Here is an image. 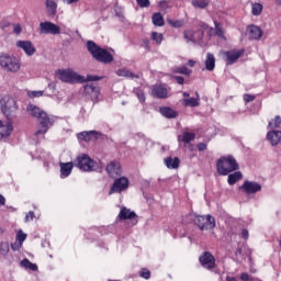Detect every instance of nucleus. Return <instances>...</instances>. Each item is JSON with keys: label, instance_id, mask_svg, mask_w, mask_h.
Listing matches in <instances>:
<instances>
[{"label": "nucleus", "instance_id": "nucleus-29", "mask_svg": "<svg viewBox=\"0 0 281 281\" xmlns=\"http://www.w3.org/2000/svg\"><path fill=\"white\" fill-rule=\"evenodd\" d=\"M27 112L30 113V115H32V117H36V120H38L45 111L41 110L36 105L31 104L27 106Z\"/></svg>", "mask_w": 281, "mask_h": 281}, {"label": "nucleus", "instance_id": "nucleus-17", "mask_svg": "<svg viewBox=\"0 0 281 281\" xmlns=\"http://www.w3.org/2000/svg\"><path fill=\"white\" fill-rule=\"evenodd\" d=\"M16 47L23 49L26 56H34V54H36V47H34V44H32L30 41H18Z\"/></svg>", "mask_w": 281, "mask_h": 281}, {"label": "nucleus", "instance_id": "nucleus-60", "mask_svg": "<svg viewBox=\"0 0 281 281\" xmlns=\"http://www.w3.org/2000/svg\"><path fill=\"white\" fill-rule=\"evenodd\" d=\"M65 3H67L68 5H71V3H78V0H64Z\"/></svg>", "mask_w": 281, "mask_h": 281}, {"label": "nucleus", "instance_id": "nucleus-27", "mask_svg": "<svg viewBox=\"0 0 281 281\" xmlns=\"http://www.w3.org/2000/svg\"><path fill=\"white\" fill-rule=\"evenodd\" d=\"M194 139H196V134L190 132H184L182 136H178V142H182L183 144H190V142H194Z\"/></svg>", "mask_w": 281, "mask_h": 281}, {"label": "nucleus", "instance_id": "nucleus-21", "mask_svg": "<svg viewBox=\"0 0 281 281\" xmlns=\"http://www.w3.org/2000/svg\"><path fill=\"white\" fill-rule=\"evenodd\" d=\"M106 172L111 177H119L122 175V169L120 168L119 162L112 161L106 166Z\"/></svg>", "mask_w": 281, "mask_h": 281}, {"label": "nucleus", "instance_id": "nucleus-34", "mask_svg": "<svg viewBox=\"0 0 281 281\" xmlns=\"http://www.w3.org/2000/svg\"><path fill=\"white\" fill-rule=\"evenodd\" d=\"M117 76H122L123 78H139L138 75H135L133 71L122 68L116 71Z\"/></svg>", "mask_w": 281, "mask_h": 281}, {"label": "nucleus", "instance_id": "nucleus-41", "mask_svg": "<svg viewBox=\"0 0 281 281\" xmlns=\"http://www.w3.org/2000/svg\"><path fill=\"white\" fill-rule=\"evenodd\" d=\"M151 41H155V43H157V45H161V42L164 41V34L153 32L151 33Z\"/></svg>", "mask_w": 281, "mask_h": 281}, {"label": "nucleus", "instance_id": "nucleus-51", "mask_svg": "<svg viewBox=\"0 0 281 281\" xmlns=\"http://www.w3.org/2000/svg\"><path fill=\"white\" fill-rule=\"evenodd\" d=\"M198 150H199L200 153H203V150H207V144H205V143H199V144H198Z\"/></svg>", "mask_w": 281, "mask_h": 281}, {"label": "nucleus", "instance_id": "nucleus-37", "mask_svg": "<svg viewBox=\"0 0 281 281\" xmlns=\"http://www.w3.org/2000/svg\"><path fill=\"white\" fill-rule=\"evenodd\" d=\"M0 254L1 256H8V254H10V244H8V241L0 244Z\"/></svg>", "mask_w": 281, "mask_h": 281}, {"label": "nucleus", "instance_id": "nucleus-5", "mask_svg": "<svg viewBox=\"0 0 281 281\" xmlns=\"http://www.w3.org/2000/svg\"><path fill=\"white\" fill-rule=\"evenodd\" d=\"M95 161L89 155H80L74 160V166L83 172H93L95 170Z\"/></svg>", "mask_w": 281, "mask_h": 281}, {"label": "nucleus", "instance_id": "nucleus-30", "mask_svg": "<svg viewBox=\"0 0 281 281\" xmlns=\"http://www.w3.org/2000/svg\"><path fill=\"white\" fill-rule=\"evenodd\" d=\"M46 8L49 16H56L58 4L54 0H46Z\"/></svg>", "mask_w": 281, "mask_h": 281}, {"label": "nucleus", "instance_id": "nucleus-10", "mask_svg": "<svg viewBox=\"0 0 281 281\" xmlns=\"http://www.w3.org/2000/svg\"><path fill=\"white\" fill-rule=\"evenodd\" d=\"M200 265L204 268L207 269L209 271H212L216 267V258L212 256V252L210 251H204L200 257H199Z\"/></svg>", "mask_w": 281, "mask_h": 281}, {"label": "nucleus", "instance_id": "nucleus-39", "mask_svg": "<svg viewBox=\"0 0 281 281\" xmlns=\"http://www.w3.org/2000/svg\"><path fill=\"white\" fill-rule=\"evenodd\" d=\"M167 23L170 24L171 27H183V20L167 19Z\"/></svg>", "mask_w": 281, "mask_h": 281}, {"label": "nucleus", "instance_id": "nucleus-53", "mask_svg": "<svg viewBox=\"0 0 281 281\" xmlns=\"http://www.w3.org/2000/svg\"><path fill=\"white\" fill-rule=\"evenodd\" d=\"M173 79L176 82H178V85H183V82H186V79L181 76H173Z\"/></svg>", "mask_w": 281, "mask_h": 281}, {"label": "nucleus", "instance_id": "nucleus-13", "mask_svg": "<svg viewBox=\"0 0 281 281\" xmlns=\"http://www.w3.org/2000/svg\"><path fill=\"white\" fill-rule=\"evenodd\" d=\"M83 91L90 97L92 102H98V98H100V86L95 83H88L85 86Z\"/></svg>", "mask_w": 281, "mask_h": 281}, {"label": "nucleus", "instance_id": "nucleus-62", "mask_svg": "<svg viewBox=\"0 0 281 281\" xmlns=\"http://www.w3.org/2000/svg\"><path fill=\"white\" fill-rule=\"evenodd\" d=\"M194 65H196V61H194V60H192V59H190V60L188 61V66H189V67H194Z\"/></svg>", "mask_w": 281, "mask_h": 281}, {"label": "nucleus", "instance_id": "nucleus-14", "mask_svg": "<svg viewBox=\"0 0 281 281\" xmlns=\"http://www.w3.org/2000/svg\"><path fill=\"white\" fill-rule=\"evenodd\" d=\"M100 137H102V134L98 131H88L77 134V138L79 139V142H92L95 139H100Z\"/></svg>", "mask_w": 281, "mask_h": 281}, {"label": "nucleus", "instance_id": "nucleus-63", "mask_svg": "<svg viewBox=\"0 0 281 281\" xmlns=\"http://www.w3.org/2000/svg\"><path fill=\"white\" fill-rule=\"evenodd\" d=\"M226 281H238V280L236 279V277H227Z\"/></svg>", "mask_w": 281, "mask_h": 281}, {"label": "nucleus", "instance_id": "nucleus-48", "mask_svg": "<svg viewBox=\"0 0 281 281\" xmlns=\"http://www.w3.org/2000/svg\"><path fill=\"white\" fill-rule=\"evenodd\" d=\"M158 5L161 10H168V8H170L168 0H161Z\"/></svg>", "mask_w": 281, "mask_h": 281}, {"label": "nucleus", "instance_id": "nucleus-8", "mask_svg": "<svg viewBox=\"0 0 281 281\" xmlns=\"http://www.w3.org/2000/svg\"><path fill=\"white\" fill-rule=\"evenodd\" d=\"M37 122L41 128L35 133L36 136L45 135V133L49 131L50 126H54V117L47 115L46 112L42 113V115L37 119Z\"/></svg>", "mask_w": 281, "mask_h": 281}, {"label": "nucleus", "instance_id": "nucleus-57", "mask_svg": "<svg viewBox=\"0 0 281 281\" xmlns=\"http://www.w3.org/2000/svg\"><path fill=\"white\" fill-rule=\"evenodd\" d=\"M5 27H10V22H2L0 23V30H5Z\"/></svg>", "mask_w": 281, "mask_h": 281}, {"label": "nucleus", "instance_id": "nucleus-64", "mask_svg": "<svg viewBox=\"0 0 281 281\" xmlns=\"http://www.w3.org/2000/svg\"><path fill=\"white\" fill-rule=\"evenodd\" d=\"M216 34L220 35V36H223V31L222 30H217Z\"/></svg>", "mask_w": 281, "mask_h": 281}, {"label": "nucleus", "instance_id": "nucleus-1", "mask_svg": "<svg viewBox=\"0 0 281 281\" xmlns=\"http://www.w3.org/2000/svg\"><path fill=\"white\" fill-rule=\"evenodd\" d=\"M57 78L61 80V82H68V85H74L76 82L85 85V82H98L100 80H104V77L95 75H87L86 78L71 69H59L57 71Z\"/></svg>", "mask_w": 281, "mask_h": 281}, {"label": "nucleus", "instance_id": "nucleus-35", "mask_svg": "<svg viewBox=\"0 0 281 281\" xmlns=\"http://www.w3.org/2000/svg\"><path fill=\"white\" fill-rule=\"evenodd\" d=\"M173 74H181L182 76H191L192 69H189L187 66H179L173 68Z\"/></svg>", "mask_w": 281, "mask_h": 281}, {"label": "nucleus", "instance_id": "nucleus-47", "mask_svg": "<svg viewBox=\"0 0 281 281\" xmlns=\"http://www.w3.org/2000/svg\"><path fill=\"white\" fill-rule=\"evenodd\" d=\"M27 95L29 98H41V95H43V91H30Z\"/></svg>", "mask_w": 281, "mask_h": 281}, {"label": "nucleus", "instance_id": "nucleus-49", "mask_svg": "<svg viewBox=\"0 0 281 281\" xmlns=\"http://www.w3.org/2000/svg\"><path fill=\"white\" fill-rule=\"evenodd\" d=\"M244 100L246 102H254V100H256V95H254V94H244Z\"/></svg>", "mask_w": 281, "mask_h": 281}, {"label": "nucleus", "instance_id": "nucleus-31", "mask_svg": "<svg viewBox=\"0 0 281 281\" xmlns=\"http://www.w3.org/2000/svg\"><path fill=\"white\" fill-rule=\"evenodd\" d=\"M151 21L156 27H164L165 25L164 15H161L159 12L153 14Z\"/></svg>", "mask_w": 281, "mask_h": 281}, {"label": "nucleus", "instance_id": "nucleus-44", "mask_svg": "<svg viewBox=\"0 0 281 281\" xmlns=\"http://www.w3.org/2000/svg\"><path fill=\"white\" fill-rule=\"evenodd\" d=\"M139 8H150V0H136Z\"/></svg>", "mask_w": 281, "mask_h": 281}, {"label": "nucleus", "instance_id": "nucleus-55", "mask_svg": "<svg viewBox=\"0 0 281 281\" xmlns=\"http://www.w3.org/2000/svg\"><path fill=\"white\" fill-rule=\"evenodd\" d=\"M184 38H186L187 41H193V40H192V33L189 32V31H184Z\"/></svg>", "mask_w": 281, "mask_h": 281}, {"label": "nucleus", "instance_id": "nucleus-16", "mask_svg": "<svg viewBox=\"0 0 281 281\" xmlns=\"http://www.w3.org/2000/svg\"><path fill=\"white\" fill-rule=\"evenodd\" d=\"M249 41H260L262 38L263 32L256 24H251L247 27Z\"/></svg>", "mask_w": 281, "mask_h": 281}, {"label": "nucleus", "instance_id": "nucleus-40", "mask_svg": "<svg viewBox=\"0 0 281 281\" xmlns=\"http://www.w3.org/2000/svg\"><path fill=\"white\" fill-rule=\"evenodd\" d=\"M252 14H254V16H260V14H262V4L261 3H255L252 5Z\"/></svg>", "mask_w": 281, "mask_h": 281}, {"label": "nucleus", "instance_id": "nucleus-61", "mask_svg": "<svg viewBox=\"0 0 281 281\" xmlns=\"http://www.w3.org/2000/svg\"><path fill=\"white\" fill-rule=\"evenodd\" d=\"M144 43H145V49L150 50V45L148 44L149 41L148 40H144Z\"/></svg>", "mask_w": 281, "mask_h": 281}, {"label": "nucleus", "instance_id": "nucleus-32", "mask_svg": "<svg viewBox=\"0 0 281 281\" xmlns=\"http://www.w3.org/2000/svg\"><path fill=\"white\" fill-rule=\"evenodd\" d=\"M21 267L24 269H29L30 271H38V266L30 261V259L25 258L20 262Z\"/></svg>", "mask_w": 281, "mask_h": 281}, {"label": "nucleus", "instance_id": "nucleus-4", "mask_svg": "<svg viewBox=\"0 0 281 281\" xmlns=\"http://www.w3.org/2000/svg\"><path fill=\"white\" fill-rule=\"evenodd\" d=\"M0 67L11 74H16L21 70V64L14 56H10L8 53L0 54Z\"/></svg>", "mask_w": 281, "mask_h": 281}, {"label": "nucleus", "instance_id": "nucleus-50", "mask_svg": "<svg viewBox=\"0 0 281 281\" xmlns=\"http://www.w3.org/2000/svg\"><path fill=\"white\" fill-rule=\"evenodd\" d=\"M31 221H34V211H30L25 216V223H30Z\"/></svg>", "mask_w": 281, "mask_h": 281}, {"label": "nucleus", "instance_id": "nucleus-58", "mask_svg": "<svg viewBox=\"0 0 281 281\" xmlns=\"http://www.w3.org/2000/svg\"><path fill=\"white\" fill-rule=\"evenodd\" d=\"M0 205H5V196L0 194Z\"/></svg>", "mask_w": 281, "mask_h": 281}, {"label": "nucleus", "instance_id": "nucleus-43", "mask_svg": "<svg viewBox=\"0 0 281 281\" xmlns=\"http://www.w3.org/2000/svg\"><path fill=\"white\" fill-rule=\"evenodd\" d=\"M27 238V234L23 233V231H19L18 234H16V241L22 244L25 243Z\"/></svg>", "mask_w": 281, "mask_h": 281}, {"label": "nucleus", "instance_id": "nucleus-24", "mask_svg": "<svg viewBox=\"0 0 281 281\" xmlns=\"http://www.w3.org/2000/svg\"><path fill=\"white\" fill-rule=\"evenodd\" d=\"M245 54V50H231L226 53L227 58V65H234L238 58H240V55Z\"/></svg>", "mask_w": 281, "mask_h": 281}, {"label": "nucleus", "instance_id": "nucleus-25", "mask_svg": "<svg viewBox=\"0 0 281 281\" xmlns=\"http://www.w3.org/2000/svg\"><path fill=\"white\" fill-rule=\"evenodd\" d=\"M216 68V58L214 57V54L207 53L206 59H205V69L206 71H214Z\"/></svg>", "mask_w": 281, "mask_h": 281}, {"label": "nucleus", "instance_id": "nucleus-7", "mask_svg": "<svg viewBox=\"0 0 281 281\" xmlns=\"http://www.w3.org/2000/svg\"><path fill=\"white\" fill-rule=\"evenodd\" d=\"M194 225L203 232V229H214L216 227V220L212 215H195L193 218Z\"/></svg>", "mask_w": 281, "mask_h": 281}, {"label": "nucleus", "instance_id": "nucleus-38", "mask_svg": "<svg viewBox=\"0 0 281 281\" xmlns=\"http://www.w3.org/2000/svg\"><path fill=\"white\" fill-rule=\"evenodd\" d=\"M134 93L138 98L139 102H146V94H144V90L136 88L134 89Z\"/></svg>", "mask_w": 281, "mask_h": 281}, {"label": "nucleus", "instance_id": "nucleus-46", "mask_svg": "<svg viewBox=\"0 0 281 281\" xmlns=\"http://www.w3.org/2000/svg\"><path fill=\"white\" fill-rule=\"evenodd\" d=\"M21 247H23V244H21V241H15L13 244H11V249L12 251H19V249H21Z\"/></svg>", "mask_w": 281, "mask_h": 281}, {"label": "nucleus", "instance_id": "nucleus-3", "mask_svg": "<svg viewBox=\"0 0 281 281\" xmlns=\"http://www.w3.org/2000/svg\"><path fill=\"white\" fill-rule=\"evenodd\" d=\"M240 166L233 156L222 157L217 160L216 169L218 175L222 177H227L231 172H236L239 170Z\"/></svg>", "mask_w": 281, "mask_h": 281}, {"label": "nucleus", "instance_id": "nucleus-2", "mask_svg": "<svg viewBox=\"0 0 281 281\" xmlns=\"http://www.w3.org/2000/svg\"><path fill=\"white\" fill-rule=\"evenodd\" d=\"M86 47L92 58L98 63H102L103 65H111V63H113L114 58L111 53L106 50V48L100 47L95 42L88 41Z\"/></svg>", "mask_w": 281, "mask_h": 281}, {"label": "nucleus", "instance_id": "nucleus-56", "mask_svg": "<svg viewBox=\"0 0 281 281\" xmlns=\"http://www.w3.org/2000/svg\"><path fill=\"white\" fill-rule=\"evenodd\" d=\"M21 31H22L21 25L15 24L13 29L14 34H21Z\"/></svg>", "mask_w": 281, "mask_h": 281}, {"label": "nucleus", "instance_id": "nucleus-45", "mask_svg": "<svg viewBox=\"0 0 281 281\" xmlns=\"http://www.w3.org/2000/svg\"><path fill=\"white\" fill-rule=\"evenodd\" d=\"M140 278H144L145 280H150V272L148 269L144 268L139 272Z\"/></svg>", "mask_w": 281, "mask_h": 281}, {"label": "nucleus", "instance_id": "nucleus-52", "mask_svg": "<svg viewBox=\"0 0 281 281\" xmlns=\"http://www.w3.org/2000/svg\"><path fill=\"white\" fill-rule=\"evenodd\" d=\"M240 280H243V281H251V277H249V273L243 272L240 274Z\"/></svg>", "mask_w": 281, "mask_h": 281}, {"label": "nucleus", "instance_id": "nucleus-15", "mask_svg": "<svg viewBox=\"0 0 281 281\" xmlns=\"http://www.w3.org/2000/svg\"><path fill=\"white\" fill-rule=\"evenodd\" d=\"M120 221H133V225H137V214L126 207H122L119 214Z\"/></svg>", "mask_w": 281, "mask_h": 281}, {"label": "nucleus", "instance_id": "nucleus-20", "mask_svg": "<svg viewBox=\"0 0 281 281\" xmlns=\"http://www.w3.org/2000/svg\"><path fill=\"white\" fill-rule=\"evenodd\" d=\"M267 139L270 140L271 146H278V144H280L281 140V131L272 130L268 132Z\"/></svg>", "mask_w": 281, "mask_h": 281}, {"label": "nucleus", "instance_id": "nucleus-33", "mask_svg": "<svg viewBox=\"0 0 281 281\" xmlns=\"http://www.w3.org/2000/svg\"><path fill=\"white\" fill-rule=\"evenodd\" d=\"M200 100L201 98H189V99H183L182 102L184 106L196 108V106H201Z\"/></svg>", "mask_w": 281, "mask_h": 281}, {"label": "nucleus", "instance_id": "nucleus-26", "mask_svg": "<svg viewBox=\"0 0 281 281\" xmlns=\"http://www.w3.org/2000/svg\"><path fill=\"white\" fill-rule=\"evenodd\" d=\"M179 164H181V160H179L178 157L165 158V165L167 166V168H169V170H177V168H179Z\"/></svg>", "mask_w": 281, "mask_h": 281}, {"label": "nucleus", "instance_id": "nucleus-9", "mask_svg": "<svg viewBox=\"0 0 281 281\" xmlns=\"http://www.w3.org/2000/svg\"><path fill=\"white\" fill-rule=\"evenodd\" d=\"M40 34L58 36L60 34V26L50 21L40 23Z\"/></svg>", "mask_w": 281, "mask_h": 281}, {"label": "nucleus", "instance_id": "nucleus-36", "mask_svg": "<svg viewBox=\"0 0 281 281\" xmlns=\"http://www.w3.org/2000/svg\"><path fill=\"white\" fill-rule=\"evenodd\" d=\"M209 3L207 0H192L193 8H200L201 10L207 8Z\"/></svg>", "mask_w": 281, "mask_h": 281}, {"label": "nucleus", "instance_id": "nucleus-22", "mask_svg": "<svg viewBox=\"0 0 281 281\" xmlns=\"http://www.w3.org/2000/svg\"><path fill=\"white\" fill-rule=\"evenodd\" d=\"M159 112L161 113V115L164 117H167V120H175V117H177L179 115V113L177 111L172 110V108H170V106L159 108Z\"/></svg>", "mask_w": 281, "mask_h": 281}, {"label": "nucleus", "instance_id": "nucleus-42", "mask_svg": "<svg viewBox=\"0 0 281 281\" xmlns=\"http://www.w3.org/2000/svg\"><path fill=\"white\" fill-rule=\"evenodd\" d=\"M280 125H281V117H280V115H277L274 117V121L273 122L270 121L269 124H268V126L270 128H280Z\"/></svg>", "mask_w": 281, "mask_h": 281}, {"label": "nucleus", "instance_id": "nucleus-59", "mask_svg": "<svg viewBox=\"0 0 281 281\" xmlns=\"http://www.w3.org/2000/svg\"><path fill=\"white\" fill-rule=\"evenodd\" d=\"M240 254H243V248L238 247V248L235 250V256H240Z\"/></svg>", "mask_w": 281, "mask_h": 281}, {"label": "nucleus", "instance_id": "nucleus-23", "mask_svg": "<svg viewBox=\"0 0 281 281\" xmlns=\"http://www.w3.org/2000/svg\"><path fill=\"white\" fill-rule=\"evenodd\" d=\"M153 95L160 100H165V98H168V89L164 88L162 86H154Z\"/></svg>", "mask_w": 281, "mask_h": 281}, {"label": "nucleus", "instance_id": "nucleus-11", "mask_svg": "<svg viewBox=\"0 0 281 281\" xmlns=\"http://www.w3.org/2000/svg\"><path fill=\"white\" fill-rule=\"evenodd\" d=\"M128 189V180L126 177H121L116 180H114L109 194H120V192H124V190Z\"/></svg>", "mask_w": 281, "mask_h": 281}, {"label": "nucleus", "instance_id": "nucleus-28", "mask_svg": "<svg viewBox=\"0 0 281 281\" xmlns=\"http://www.w3.org/2000/svg\"><path fill=\"white\" fill-rule=\"evenodd\" d=\"M240 179H243V172L240 171H235L234 173L228 175V186H236Z\"/></svg>", "mask_w": 281, "mask_h": 281}, {"label": "nucleus", "instance_id": "nucleus-12", "mask_svg": "<svg viewBox=\"0 0 281 281\" xmlns=\"http://www.w3.org/2000/svg\"><path fill=\"white\" fill-rule=\"evenodd\" d=\"M239 190H244L246 194H256V192H260L262 190V186L255 181L246 180Z\"/></svg>", "mask_w": 281, "mask_h": 281}, {"label": "nucleus", "instance_id": "nucleus-6", "mask_svg": "<svg viewBox=\"0 0 281 281\" xmlns=\"http://www.w3.org/2000/svg\"><path fill=\"white\" fill-rule=\"evenodd\" d=\"M18 109L19 106L16 105V100H14V98H3L1 100V111L9 122H12L14 112L18 111Z\"/></svg>", "mask_w": 281, "mask_h": 281}, {"label": "nucleus", "instance_id": "nucleus-54", "mask_svg": "<svg viewBox=\"0 0 281 281\" xmlns=\"http://www.w3.org/2000/svg\"><path fill=\"white\" fill-rule=\"evenodd\" d=\"M241 236L245 240H247V238H249V231H247V228H244L241 231Z\"/></svg>", "mask_w": 281, "mask_h": 281}, {"label": "nucleus", "instance_id": "nucleus-18", "mask_svg": "<svg viewBox=\"0 0 281 281\" xmlns=\"http://www.w3.org/2000/svg\"><path fill=\"white\" fill-rule=\"evenodd\" d=\"M11 133H12V121L8 120L5 124H3V121H0V139H3V137H9Z\"/></svg>", "mask_w": 281, "mask_h": 281}, {"label": "nucleus", "instance_id": "nucleus-19", "mask_svg": "<svg viewBox=\"0 0 281 281\" xmlns=\"http://www.w3.org/2000/svg\"><path fill=\"white\" fill-rule=\"evenodd\" d=\"M74 162H60V177L61 179H66V177H69L71 175V170H74Z\"/></svg>", "mask_w": 281, "mask_h": 281}]
</instances>
